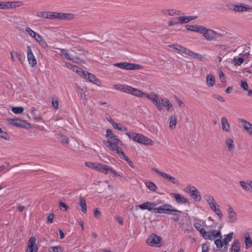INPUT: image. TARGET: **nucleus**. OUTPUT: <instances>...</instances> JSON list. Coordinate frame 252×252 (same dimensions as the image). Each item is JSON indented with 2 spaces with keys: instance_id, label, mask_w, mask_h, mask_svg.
I'll return each instance as SVG.
<instances>
[{
  "instance_id": "nucleus-54",
  "label": "nucleus",
  "mask_w": 252,
  "mask_h": 252,
  "mask_svg": "<svg viewBox=\"0 0 252 252\" xmlns=\"http://www.w3.org/2000/svg\"><path fill=\"white\" fill-rule=\"evenodd\" d=\"M219 78L221 82H224L226 81L225 76L222 71L219 70L218 71Z\"/></svg>"
},
{
  "instance_id": "nucleus-19",
  "label": "nucleus",
  "mask_w": 252,
  "mask_h": 252,
  "mask_svg": "<svg viewBox=\"0 0 252 252\" xmlns=\"http://www.w3.org/2000/svg\"><path fill=\"white\" fill-rule=\"evenodd\" d=\"M239 121L241 123L242 126L245 130L251 136H252V124L244 119H239Z\"/></svg>"
},
{
  "instance_id": "nucleus-44",
  "label": "nucleus",
  "mask_w": 252,
  "mask_h": 252,
  "mask_svg": "<svg viewBox=\"0 0 252 252\" xmlns=\"http://www.w3.org/2000/svg\"><path fill=\"white\" fill-rule=\"evenodd\" d=\"M59 139L63 144H68L69 141V138L63 134L60 135Z\"/></svg>"
},
{
  "instance_id": "nucleus-57",
  "label": "nucleus",
  "mask_w": 252,
  "mask_h": 252,
  "mask_svg": "<svg viewBox=\"0 0 252 252\" xmlns=\"http://www.w3.org/2000/svg\"><path fill=\"white\" fill-rule=\"evenodd\" d=\"M0 137L4 139H8V135L7 133L4 131L1 127H0Z\"/></svg>"
},
{
  "instance_id": "nucleus-17",
  "label": "nucleus",
  "mask_w": 252,
  "mask_h": 252,
  "mask_svg": "<svg viewBox=\"0 0 252 252\" xmlns=\"http://www.w3.org/2000/svg\"><path fill=\"white\" fill-rule=\"evenodd\" d=\"M27 59L29 63L31 65V66L33 67L36 64V60L32 52V48L30 46H27Z\"/></svg>"
},
{
  "instance_id": "nucleus-35",
  "label": "nucleus",
  "mask_w": 252,
  "mask_h": 252,
  "mask_svg": "<svg viewBox=\"0 0 252 252\" xmlns=\"http://www.w3.org/2000/svg\"><path fill=\"white\" fill-rule=\"evenodd\" d=\"M146 186L150 190L156 192L157 189V187L155 184L152 181H148L145 183Z\"/></svg>"
},
{
  "instance_id": "nucleus-62",
  "label": "nucleus",
  "mask_w": 252,
  "mask_h": 252,
  "mask_svg": "<svg viewBox=\"0 0 252 252\" xmlns=\"http://www.w3.org/2000/svg\"><path fill=\"white\" fill-rule=\"evenodd\" d=\"M54 219V215L52 213L50 214L47 217V220H48V222L50 223L53 222Z\"/></svg>"
},
{
  "instance_id": "nucleus-33",
  "label": "nucleus",
  "mask_w": 252,
  "mask_h": 252,
  "mask_svg": "<svg viewBox=\"0 0 252 252\" xmlns=\"http://www.w3.org/2000/svg\"><path fill=\"white\" fill-rule=\"evenodd\" d=\"M8 3L9 9H14L20 7L23 4V2L22 1H8Z\"/></svg>"
},
{
  "instance_id": "nucleus-61",
  "label": "nucleus",
  "mask_w": 252,
  "mask_h": 252,
  "mask_svg": "<svg viewBox=\"0 0 252 252\" xmlns=\"http://www.w3.org/2000/svg\"><path fill=\"white\" fill-rule=\"evenodd\" d=\"M95 163H96V162L87 161V162H86L85 164L87 166H88L90 168H91L92 169H94Z\"/></svg>"
},
{
  "instance_id": "nucleus-16",
  "label": "nucleus",
  "mask_w": 252,
  "mask_h": 252,
  "mask_svg": "<svg viewBox=\"0 0 252 252\" xmlns=\"http://www.w3.org/2000/svg\"><path fill=\"white\" fill-rule=\"evenodd\" d=\"M38 247L36 245V238L34 236L30 238L28 242V248L26 252H37Z\"/></svg>"
},
{
  "instance_id": "nucleus-6",
  "label": "nucleus",
  "mask_w": 252,
  "mask_h": 252,
  "mask_svg": "<svg viewBox=\"0 0 252 252\" xmlns=\"http://www.w3.org/2000/svg\"><path fill=\"white\" fill-rule=\"evenodd\" d=\"M152 170L162 178L173 185L178 186L180 184V181L177 178L165 173L157 168H153Z\"/></svg>"
},
{
  "instance_id": "nucleus-37",
  "label": "nucleus",
  "mask_w": 252,
  "mask_h": 252,
  "mask_svg": "<svg viewBox=\"0 0 252 252\" xmlns=\"http://www.w3.org/2000/svg\"><path fill=\"white\" fill-rule=\"evenodd\" d=\"M8 123L9 124L13 126H21V124L18 122V120L17 119H9L8 120Z\"/></svg>"
},
{
  "instance_id": "nucleus-10",
  "label": "nucleus",
  "mask_w": 252,
  "mask_h": 252,
  "mask_svg": "<svg viewBox=\"0 0 252 252\" xmlns=\"http://www.w3.org/2000/svg\"><path fill=\"white\" fill-rule=\"evenodd\" d=\"M186 191L196 201L199 202L201 199L200 192L194 186L188 185L186 188Z\"/></svg>"
},
{
  "instance_id": "nucleus-26",
  "label": "nucleus",
  "mask_w": 252,
  "mask_h": 252,
  "mask_svg": "<svg viewBox=\"0 0 252 252\" xmlns=\"http://www.w3.org/2000/svg\"><path fill=\"white\" fill-rule=\"evenodd\" d=\"M206 84L208 87H213L216 83V79L214 76L209 74L206 76Z\"/></svg>"
},
{
  "instance_id": "nucleus-46",
  "label": "nucleus",
  "mask_w": 252,
  "mask_h": 252,
  "mask_svg": "<svg viewBox=\"0 0 252 252\" xmlns=\"http://www.w3.org/2000/svg\"><path fill=\"white\" fill-rule=\"evenodd\" d=\"M12 111L15 114H21L24 111V108L23 107H14L12 108Z\"/></svg>"
},
{
  "instance_id": "nucleus-5",
  "label": "nucleus",
  "mask_w": 252,
  "mask_h": 252,
  "mask_svg": "<svg viewBox=\"0 0 252 252\" xmlns=\"http://www.w3.org/2000/svg\"><path fill=\"white\" fill-rule=\"evenodd\" d=\"M154 212L155 213L165 214L178 216V213L181 212L170 204H164L155 208Z\"/></svg>"
},
{
  "instance_id": "nucleus-50",
  "label": "nucleus",
  "mask_w": 252,
  "mask_h": 252,
  "mask_svg": "<svg viewBox=\"0 0 252 252\" xmlns=\"http://www.w3.org/2000/svg\"><path fill=\"white\" fill-rule=\"evenodd\" d=\"M239 183H240V185L241 186V187L244 189H245L247 191L250 190V188L249 187V181H248L247 183H246L244 181H240Z\"/></svg>"
},
{
  "instance_id": "nucleus-20",
  "label": "nucleus",
  "mask_w": 252,
  "mask_h": 252,
  "mask_svg": "<svg viewBox=\"0 0 252 252\" xmlns=\"http://www.w3.org/2000/svg\"><path fill=\"white\" fill-rule=\"evenodd\" d=\"M228 218L231 223L235 222L237 220V214L231 206H229L228 208Z\"/></svg>"
},
{
  "instance_id": "nucleus-9",
  "label": "nucleus",
  "mask_w": 252,
  "mask_h": 252,
  "mask_svg": "<svg viewBox=\"0 0 252 252\" xmlns=\"http://www.w3.org/2000/svg\"><path fill=\"white\" fill-rule=\"evenodd\" d=\"M114 66L121 69L126 70H137L141 68V66L138 64L129 63L127 62H120L114 63Z\"/></svg>"
},
{
  "instance_id": "nucleus-45",
  "label": "nucleus",
  "mask_w": 252,
  "mask_h": 252,
  "mask_svg": "<svg viewBox=\"0 0 252 252\" xmlns=\"http://www.w3.org/2000/svg\"><path fill=\"white\" fill-rule=\"evenodd\" d=\"M163 106H164L168 111H170V109L172 108V104L170 103L168 99H165L164 100Z\"/></svg>"
},
{
  "instance_id": "nucleus-48",
  "label": "nucleus",
  "mask_w": 252,
  "mask_h": 252,
  "mask_svg": "<svg viewBox=\"0 0 252 252\" xmlns=\"http://www.w3.org/2000/svg\"><path fill=\"white\" fill-rule=\"evenodd\" d=\"M190 57H192L194 59L201 61L204 59L203 55L194 52H192V54L191 56H190Z\"/></svg>"
},
{
  "instance_id": "nucleus-49",
  "label": "nucleus",
  "mask_w": 252,
  "mask_h": 252,
  "mask_svg": "<svg viewBox=\"0 0 252 252\" xmlns=\"http://www.w3.org/2000/svg\"><path fill=\"white\" fill-rule=\"evenodd\" d=\"M72 71L77 72L79 75H82L83 76L84 75L85 72L86 71L83 70L82 68L78 67L76 65L75 66V67H74V68L73 69Z\"/></svg>"
},
{
  "instance_id": "nucleus-29",
  "label": "nucleus",
  "mask_w": 252,
  "mask_h": 252,
  "mask_svg": "<svg viewBox=\"0 0 252 252\" xmlns=\"http://www.w3.org/2000/svg\"><path fill=\"white\" fill-rule=\"evenodd\" d=\"M244 236L245 238V247L247 249H249L251 247L252 245V240L250 234L249 232H247L244 234Z\"/></svg>"
},
{
  "instance_id": "nucleus-55",
  "label": "nucleus",
  "mask_w": 252,
  "mask_h": 252,
  "mask_svg": "<svg viewBox=\"0 0 252 252\" xmlns=\"http://www.w3.org/2000/svg\"><path fill=\"white\" fill-rule=\"evenodd\" d=\"M212 97L214 99H217L220 102H223L225 101V99L222 97L221 96L217 94H213L212 95Z\"/></svg>"
},
{
  "instance_id": "nucleus-34",
  "label": "nucleus",
  "mask_w": 252,
  "mask_h": 252,
  "mask_svg": "<svg viewBox=\"0 0 252 252\" xmlns=\"http://www.w3.org/2000/svg\"><path fill=\"white\" fill-rule=\"evenodd\" d=\"M225 143L228 151H231L234 148L233 140L231 138H227L225 140Z\"/></svg>"
},
{
  "instance_id": "nucleus-63",
  "label": "nucleus",
  "mask_w": 252,
  "mask_h": 252,
  "mask_svg": "<svg viewBox=\"0 0 252 252\" xmlns=\"http://www.w3.org/2000/svg\"><path fill=\"white\" fill-rule=\"evenodd\" d=\"M241 86L244 90H248V85L246 82L241 81Z\"/></svg>"
},
{
  "instance_id": "nucleus-1",
  "label": "nucleus",
  "mask_w": 252,
  "mask_h": 252,
  "mask_svg": "<svg viewBox=\"0 0 252 252\" xmlns=\"http://www.w3.org/2000/svg\"><path fill=\"white\" fill-rule=\"evenodd\" d=\"M113 88L114 89L130 94L137 97L147 98L148 99L152 100L153 102H154V100H155L158 96V95L155 93H153L152 94H147L142 92L141 91L136 88H134L127 85H114Z\"/></svg>"
},
{
  "instance_id": "nucleus-38",
  "label": "nucleus",
  "mask_w": 252,
  "mask_h": 252,
  "mask_svg": "<svg viewBox=\"0 0 252 252\" xmlns=\"http://www.w3.org/2000/svg\"><path fill=\"white\" fill-rule=\"evenodd\" d=\"M115 152L122 159H123L126 161L128 160L129 158L126 155L123 151L121 150L120 148L118 149V150H116Z\"/></svg>"
},
{
  "instance_id": "nucleus-7",
  "label": "nucleus",
  "mask_w": 252,
  "mask_h": 252,
  "mask_svg": "<svg viewBox=\"0 0 252 252\" xmlns=\"http://www.w3.org/2000/svg\"><path fill=\"white\" fill-rule=\"evenodd\" d=\"M25 31L31 36L33 37L42 47L45 48L47 47V43L41 35L33 31L30 27H26Z\"/></svg>"
},
{
  "instance_id": "nucleus-58",
  "label": "nucleus",
  "mask_w": 252,
  "mask_h": 252,
  "mask_svg": "<svg viewBox=\"0 0 252 252\" xmlns=\"http://www.w3.org/2000/svg\"><path fill=\"white\" fill-rule=\"evenodd\" d=\"M149 130L152 133H157L158 131V127L156 126L152 125L150 126Z\"/></svg>"
},
{
  "instance_id": "nucleus-8",
  "label": "nucleus",
  "mask_w": 252,
  "mask_h": 252,
  "mask_svg": "<svg viewBox=\"0 0 252 252\" xmlns=\"http://www.w3.org/2000/svg\"><path fill=\"white\" fill-rule=\"evenodd\" d=\"M204 31L201 33L203 34L204 37L207 40H217L222 37V34L217 32L210 29H207L204 27Z\"/></svg>"
},
{
  "instance_id": "nucleus-52",
  "label": "nucleus",
  "mask_w": 252,
  "mask_h": 252,
  "mask_svg": "<svg viewBox=\"0 0 252 252\" xmlns=\"http://www.w3.org/2000/svg\"><path fill=\"white\" fill-rule=\"evenodd\" d=\"M110 167L108 165L103 164L100 172L104 174H107L109 173Z\"/></svg>"
},
{
  "instance_id": "nucleus-24",
  "label": "nucleus",
  "mask_w": 252,
  "mask_h": 252,
  "mask_svg": "<svg viewBox=\"0 0 252 252\" xmlns=\"http://www.w3.org/2000/svg\"><path fill=\"white\" fill-rule=\"evenodd\" d=\"M187 30L201 33L203 32L204 27L199 25H187L185 26Z\"/></svg>"
},
{
  "instance_id": "nucleus-41",
  "label": "nucleus",
  "mask_w": 252,
  "mask_h": 252,
  "mask_svg": "<svg viewBox=\"0 0 252 252\" xmlns=\"http://www.w3.org/2000/svg\"><path fill=\"white\" fill-rule=\"evenodd\" d=\"M169 47L170 48L173 49L177 52H178L180 54H181V52L182 51V49H183V46H181L180 45H177V44L176 45L171 44V45H169Z\"/></svg>"
},
{
  "instance_id": "nucleus-4",
  "label": "nucleus",
  "mask_w": 252,
  "mask_h": 252,
  "mask_svg": "<svg viewBox=\"0 0 252 252\" xmlns=\"http://www.w3.org/2000/svg\"><path fill=\"white\" fill-rule=\"evenodd\" d=\"M203 199L209 205L210 209L215 212L220 220L222 217V214L220 208V205L217 203L214 197L210 194L205 193L203 196Z\"/></svg>"
},
{
  "instance_id": "nucleus-47",
  "label": "nucleus",
  "mask_w": 252,
  "mask_h": 252,
  "mask_svg": "<svg viewBox=\"0 0 252 252\" xmlns=\"http://www.w3.org/2000/svg\"><path fill=\"white\" fill-rule=\"evenodd\" d=\"M16 57H17L18 60L21 63H23L24 61L25 60V57L24 54H22L19 52H16L15 53Z\"/></svg>"
},
{
  "instance_id": "nucleus-13",
  "label": "nucleus",
  "mask_w": 252,
  "mask_h": 252,
  "mask_svg": "<svg viewBox=\"0 0 252 252\" xmlns=\"http://www.w3.org/2000/svg\"><path fill=\"white\" fill-rule=\"evenodd\" d=\"M83 76L85 79L87 80L90 82H91L97 86H101L100 81L93 74L86 71Z\"/></svg>"
},
{
  "instance_id": "nucleus-64",
  "label": "nucleus",
  "mask_w": 252,
  "mask_h": 252,
  "mask_svg": "<svg viewBox=\"0 0 252 252\" xmlns=\"http://www.w3.org/2000/svg\"><path fill=\"white\" fill-rule=\"evenodd\" d=\"M102 165L103 164H102L101 163L96 162L94 169H95L98 171H100L102 166Z\"/></svg>"
},
{
  "instance_id": "nucleus-21",
  "label": "nucleus",
  "mask_w": 252,
  "mask_h": 252,
  "mask_svg": "<svg viewBox=\"0 0 252 252\" xmlns=\"http://www.w3.org/2000/svg\"><path fill=\"white\" fill-rule=\"evenodd\" d=\"M199 222H195L193 223L195 228L202 235L203 233H205V229L202 226L205 224V221L203 220H199Z\"/></svg>"
},
{
  "instance_id": "nucleus-40",
  "label": "nucleus",
  "mask_w": 252,
  "mask_h": 252,
  "mask_svg": "<svg viewBox=\"0 0 252 252\" xmlns=\"http://www.w3.org/2000/svg\"><path fill=\"white\" fill-rule=\"evenodd\" d=\"M164 13L165 14H168L170 16H173L175 15H179L180 12L179 11H176L173 9H168L164 11Z\"/></svg>"
},
{
  "instance_id": "nucleus-56",
  "label": "nucleus",
  "mask_w": 252,
  "mask_h": 252,
  "mask_svg": "<svg viewBox=\"0 0 252 252\" xmlns=\"http://www.w3.org/2000/svg\"><path fill=\"white\" fill-rule=\"evenodd\" d=\"M215 244L216 245L217 248L219 249H220L222 247L223 242L220 239H218L215 240Z\"/></svg>"
},
{
  "instance_id": "nucleus-23",
  "label": "nucleus",
  "mask_w": 252,
  "mask_h": 252,
  "mask_svg": "<svg viewBox=\"0 0 252 252\" xmlns=\"http://www.w3.org/2000/svg\"><path fill=\"white\" fill-rule=\"evenodd\" d=\"M233 235V232H230L229 233L224 235V238L222 240V242L223 244V250L224 251H227L229 243L232 240Z\"/></svg>"
},
{
  "instance_id": "nucleus-3",
  "label": "nucleus",
  "mask_w": 252,
  "mask_h": 252,
  "mask_svg": "<svg viewBox=\"0 0 252 252\" xmlns=\"http://www.w3.org/2000/svg\"><path fill=\"white\" fill-rule=\"evenodd\" d=\"M36 15L40 18L50 19L67 20L72 19L74 16L71 13H64L56 12H38Z\"/></svg>"
},
{
  "instance_id": "nucleus-42",
  "label": "nucleus",
  "mask_w": 252,
  "mask_h": 252,
  "mask_svg": "<svg viewBox=\"0 0 252 252\" xmlns=\"http://www.w3.org/2000/svg\"><path fill=\"white\" fill-rule=\"evenodd\" d=\"M76 92L80 97L84 98H85L86 95L85 94V92L82 88L77 86L76 88Z\"/></svg>"
},
{
  "instance_id": "nucleus-25",
  "label": "nucleus",
  "mask_w": 252,
  "mask_h": 252,
  "mask_svg": "<svg viewBox=\"0 0 252 252\" xmlns=\"http://www.w3.org/2000/svg\"><path fill=\"white\" fill-rule=\"evenodd\" d=\"M221 127L223 131L229 132L230 131V126L226 118L223 117L221 118Z\"/></svg>"
},
{
  "instance_id": "nucleus-60",
  "label": "nucleus",
  "mask_w": 252,
  "mask_h": 252,
  "mask_svg": "<svg viewBox=\"0 0 252 252\" xmlns=\"http://www.w3.org/2000/svg\"><path fill=\"white\" fill-rule=\"evenodd\" d=\"M59 206L61 209L64 208L65 211H67L68 209V206L63 202H60Z\"/></svg>"
},
{
  "instance_id": "nucleus-59",
  "label": "nucleus",
  "mask_w": 252,
  "mask_h": 252,
  "mask_svg": "<svg viewBox=\"0 0 252 252\" xmlns=\"http://www.w3.org/2000/svg\"><path fill=\"white\" fill-rule=\"evenodd\" d=\"M52 104L53 106L55 108L58 109L59 108V102L57 99H56L55 98H52Z\"/></svg>"
},
{
  "instance_id": "nucleus-11",
  "label": "nucleus",
  "mask_w": 252,
  "mask_h": 252,
  "mask_svg": "<svg viewBox=\"0 0 252 252\" xmlns=\"http://www.w3.org/2000/svg\"><path fill=\"white\" fill-rule=\"evenodd\" d=\"M161 238L156 234H152L149 235L147 240V243L148 245L155 247H160Z\"/></svg>"
},
{
  "instance_id": "nucleus-15",
  "label": "nucleus",
  "mask_w": 252,
  "mask_h": 252,
  "mask_svg": "<svg viewBox=\"0 0 252 252\" xmlns=\"http://www.w3.org/2000/svg\"><path fill=\"white\" fill-rule=\"evenodd\" d=\"M171 196L175 199L178 204L188 206L190 204L188 199L180 194L178 193H172Z\"/></svg>"
},
{
  "instance_id": "nucleus-30",
  "label": "nucleus",
  "mask_w": 252,
  "mask_h": 252,
  "mask_svg": "<svg viewBox=\"0 0 252 252\" xmlns=\"http://www.w3.org/2000/svg\"><path fill=\"white\" fill-rule=\"evenodd\" d=\"M153 103L159 111H161L163 109L164 99L162 98L159 99L158 96H157L156 98L154 100Z\"/></svg>"
},
{
  "instance_id": "nucleus-32",
  "label": "nucleus",
  "mask_w": 252,
  "mask_h": 252,
  "mask_svg": "<svg viewBox=\"0 0 252 252\" xmlns=\"http://www.w3.org/2000/svg\"><path fill=\"white\" fill-rule=\"evenodd\" d=\"M79 205L81 207L80 210L84 214L87 212L86 202L84 198H80L79 200Z\"/></svg>"
},
{
  "instance_id": "nucleus-53",
  "label": "nucleus",
  "mask_w": 252,
  "mask_h": 252,
  "mask_svg": "<svg viewBox=\"0 0 252 252\" xmlns=\"http://www.w3.org/2000/svg\"><path fill=\"white\" fill-rule=\"evenodd\" d=\"M182 52H181V54H185L187 56H191L192 54V51L186 48H185V47H183V49H182Z\"/></svg>"
},
{
  "instance_id": "nucleus-18",
  "label": "nucleus",
  "mask_w": 252,
  "mask_h": 252,
  "mask_svg": "<svg viewBox=\"0 0 252 252\" xmlns=\"http://www.w3.org/2000/svg\"><path fill=\"white\" fill-rule=\"evenodd\" d=\"M155 206H156V204L155 202L147 201L139 205L137 207L142 210H148L149 211H151L152 210L154 211Z\"/></svg>"
},
{
  "instance_id": "nucleus-39",
  "label": "nucleus",
  "mask_w": 252,
  "mask_h": 252,
  "mask_svg": "<svg viewBox=\"0 0 252 252\" xmlns=\"http://www.w3.org/2000/svg\"><path fill=\"white\" fill-rule=\"evenodd\" d=\"M170 119V125L169 126L171 129H173L175 127L177 124L176 118L175 116H171L169 118Z\"/></svg>"
},
{
  "instance_id": "nucleus-12",
  "label": "nucleus",
  "mask_w": 252,
  "mask_h": 252,
  "mask_svg": "<svg viewBox=\"0 0 252 252\" xmlns=\"http://www.w3.org/2000/svg\"><path fill=\"white\" fill-rule=\"evenodd\" d=\"M229 9L236 12H249L252 10V7L248 4H233Z\"/></svg>"
},
{
  "instance_id": "nucleus-51",
  "label": "nucleus",
  "mask_w": 252,
  "mask_h": 252,
  "mask_svg": "<svg viewBox=\"0 0 252 252\" xmlns=\"http://www.w3.org/2000/svg\"><path fill=\"white\" fill-rule=\"evenodd\" d=\"M8 1H0V9H9Z\"/></svg>"
},
{
  "instance_id": "nucleus-22",
  "label": "nucleus",
  "mask_w": 252,
  "mask_h": 252,
  "mask_svg": "<svg viewBox=\"0 0 252 252\" xmlns=\"http://www.w3.org/2000/svg\"><path fill=\"white\" fill-rule=\"evenodd\" d=\"M126 135L129 137V139L132 140L134 142L140 143L142 141V134L137 133H132L130 132H127Z\"/></svg>"
},
{
  "instance_id": "nucleus-28",
  "label": "nucleus",
  "mask_w": 252,
  "mask_h": 252,
  "mask_svg": "<svg viewBox=\"0 0 252 252\" xmlns=\"http://www.w3.org/2000/svg\"><path fill=\"white\" fill-rule=\"evenodd\" d=\"M240 250V242L238 239H235L231 245L230 252H239Z\"/></svg>"
},
{
  "instance_id": "nucleus-14",
  "label": "nucleus",
  "mask_w": 252,
  "mask_h": 252,
  "mask_svg": "<svg viewBox=\"0 0 252 252\" xmlns=\"http://www.w3.org/2000/svg\"><path fill=\"white\" fill-rule=\"evenodd\" d=\"M201 236L205 239L213 240L216 238L220 237L221 236V233L220 231L216 230L209 232L205 231V233H203Z\"/></svg>"
},
{
  "instance_id": "nucleus-36",
  "label": "nucleus",
  "mask_w": 252,
  "mask_h": 252,
  "mask_svg": "<svg viewBox=\"0 0 252 252\" xmlns=\"http://www.w3.org/2000/svg\"><path fill=\"white\" fill-rule=\"evenodd\" d=\"M60 54L62 56H64L65 59L68 60L72 61L73 59L71 57L70 54L67 51L64 49H60Z\"/></svg>"
},
{
  "instance_id": "nucleus-31",
  "label": "nucleus",
  "mask_w": 252,
  "mask_h": 252,
  "mask_svg": "<svg viewBox=\"0 0 252 252\" xmlns=\"http://www.w3.org/2000/svg\"><path fill=\"white\" fill-rule=\"evenodd\" d=\"M142 141H140V144H142L144 145L153 146L154 144V142L150 138L142 135Z\"/></svg>"
},
{
  "instance_id": "nucleus-43",
  "label": "nucleus",
  "mask_w": 252,
  "mask_h": 252,
  "mask_svg": "<svg viewBox=\"0 0 252 252\" xmlns=\"http://www.w3.org/2000/svg\"><path fill=\"white\" fill-rule=\"evenodd\" d=\"M49 252H63V249L60 246H55L50 248Z\"/></svg>"
},
{
  "instance_id": "nucleus-2",
  "label": "nucleus",
  "mask_w": 252,
  "mask_h": 252,
  "mask_svg": "<svg viewBox=\"0 0 252 252\" xmlns=\"http://www.w3.org/2000/svg\"><path fill=\"white\" fill-rule=\"evenodd\" d=\"M107 141L104 142L105 146L111 151L115 152L119 149V146L124 145L123 142L118 139L111 129H107L105 135Z\"/></svg>"
},
{
  "instance_id": "nucleus-27",
  "label": "nucleus",
  "mask_w": 252,
  "mask_h": 252,
  "mask_svg": "<svg viewBox=\"0 0 252 252\" xmlns=\"http://www.w3.org/2000/svg\"><path fill=\"white\" fill-rule=\"evenodd\" d=\"M196 16H180L178 17L179 23L185 24L195 19Z\"/></svg>"
}]
</instances>
